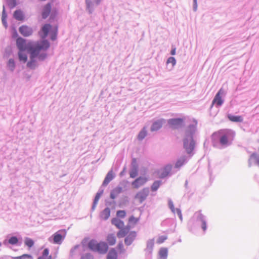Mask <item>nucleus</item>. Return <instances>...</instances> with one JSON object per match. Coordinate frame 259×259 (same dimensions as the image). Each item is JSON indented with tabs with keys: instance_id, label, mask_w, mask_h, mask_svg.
Segmentation results:
<instances>
[{
	"instance_id": "f257e3e1",
	"label": "nucleus",
	"mask_w": 259,
	"mask_h": 259,
	"mask_svg": "<svg viewBox=\"0 0 259 259\" xmlns=\"http://www.w3.org/2000/svg\"><path fill=\"white\" fill-rule=\"evenodd\" d=\"M50 47V44L47 40L38 41L34 45L29 47L30 54V60L27 63V66L30 68H34L36 65V60L42 61L47 57L46 51Z\"/></svg>"
},
{
	"instance_id": "f03ea898",
	"label": "nucleus",
	"mask_w": 259,
	"mask_h": 259,
	"mask_svg": "<svg viewBox=\"0 0 259 259\" xmlns=\"http://www.w3.org/2000/svg\"><path fill=\"white\" fill-rule=\"evenodd\" d=\"M88 247L91 250L98 252L100 254H105L108 250V245L106 242H98L95 239H92L89 241Z\"/></svg>"
},
{
	"instance_id": "7ed1b4c3",
	"label": "nucleus",
	"mask_w": 259,
	"mask_h": 259,
	"mask_svg": "<svg viewBox=\"0 0 259 259\" xmlns=\"http://www.w3.org/2000/svg\"><path fill=\"white\" fill-rule=\"evenodd\" d=\"M213 137H220V142L223 146L227 145L229 144V134L224 133L223 131H220L213 134Z\"/></svg>"
},
{
	"instance_id": "20e7f679",
	"label": "nucleus",
	"mask_w": 259,
	"mask_h": 259,
	"mask_svg": "<svg viewBox=\"0 0 259 259\" xmlns=\"http://www.w3.org/2000/svg\"><path fill=\"white\" fill-rule=\"evenodd\" d=\"M184 145L188 153H191L192 152L194 148L195 143L192 136H189L185 139Z\"/></svg>"
},
{
	"instance_id": "39448f33",
	"label": "nucleus",
	"mask_w": 259,
	"mask_h": 259,
	"mask_svg": "<svg viewBox=\"0 0 259 259\" xmlns=\"http://www.w3.org/2000/svg\"><path fill=\"white\" fill-rule=\"evenodd\" d=\"M66 232L65 230H60L56 232L53 235V242L60 244L65 237Z\"/></svg>"
},
{
	"instance_id": "423d86ee",
	"label": "nucleus",
	"mask_w": 259,
	"mask_h": 259,
	"mask_svg": "<svg viewBox=\"0 0 259 259\" xmlns=\"http://www.w3.org/2000/svg\"><path fill=\"white\" fill-rule=\"evenodd\" d=\"M149 193V188H144L136 194L135 198L138 199L140 203H142L148 196Z\"/></svg>"
},
{
	"instance_id": "0eeeda50",
	"label": "nucleus",
	"mask_w": 259,
	"mask_h": 259,
	"mask_svg": "<svg viewBox=\"0 0 259 259\" xmlns=\"http://www.w3.org/2000/svg\"><path fill=\"white\" fill-rule=\"evenodd\" d=\"M224 93V90L222 89H221L215 96L212 102V106H213L215 104L218 106H220L222 105L223 103V100L222 99L221 96Z\"/></svg>"
},
{
	"instance_id": "6e6552de",
	"label": "nucleus",
	"mask_w": 259,
	"mask_h": 259,
	"mask_svg": "<svg viewBox=\"0 0 259 259\" xmlns=\"http://www.w3.org/2000/svg\"><path fill=\"white\" fill-rule=\"evenodd\" d=\"M148 181V179L145 177H139L132 182V185L134 188L138 189L144 185Z\"/></svg>"
},
{
	"instance_id": "1a4fd4ad",
	"label": "nucleus",
	"mask_w": 259,
	"mask_h": 259,
	"mask_svg": "<svg viewBox=\"0 0 259 259\" xmlns=\"http://www.w3.org/2000/svg\"><path fill=\"white\" fill-rule=\"evenodd\" d=\"M19 31L23 36L25 37L31 35L33 33L32 29L27 25H22L20 27Z\"/></svg>"
},
{
	"instance_id": "9d476101",
	"label": "nucleus",
	"mask_w": 259,
	"mask_h": 259,
	"mask_svg": "<svg viewBox=\"0 0 259 259\" xmlns=\"http://www.w3.org/2000/svg\"><path fill=\"white\" fill-rule=\"evenodd\" d=\"M16 46L20 51H26L27 49V45L25 39L22 37H18L16 40Z\"/></svg>"
},
{
	"instance_id": "9b49d317",
	"label": "nucleus",
	"mask_w": 259,
	"mask_h": 259,
	"mask_svg": "<svg viewBox=\"0 0 259 259\" xmlns=\"http://www.w3.org/2000/svg\"><path fill=\"white\" fill-rule=\"evenodd\" d=\"M169 124L173 128H178L183 125V120L182 118H174L168 120Z\"/></svg>"
},
{
	"instance_id": "f8f14e48",
	"label": "nucleus",
	"mask_w": 259,
	"mask_h": 259,
	"mask_svg": "<svg viewBox=\"0 0 259 259\" xmlns=\"http://www.w3.org/2000/svg\"><path fill=\"white\" fill-rule=\"evenodd\" d=\"M136 237V233L135 231L131 232L124 239V243L126 245H130L134 241Z\"/></svg>"
},
{
	"instance_id": "ddd939ff",
	"label": "nucleus",
	"mask_w": 259,
	"mask_h": 259,
	"mask_svg": "<svg viewBox=\"0 0 259 259\" xmlns=\"http://www.w3.org/2000/svg\"><path fill=\"white\" fill-rule=\"evenodd\" d=\"M106 240L107 241L106 243L110 246L114 245L116 242V237L113 233L108 234L106 236Z\"/></svg>"
},
{
	"instance_id": "4468645a",
	"label": "nucleus",
	"mask_w": 259,
	"mask_h": 259,
	"mask_svg": "<svg viewBox=\"0 0 259 259\" xmlns=\"http://www.w3.org/2000/svg\"><path fill=\"white\" fill-rule=\"evenodd\" d=\"M51 5L50 3L47 4L42 9L41 15L44 19L47 18L50 15L51 10Z\"/></svg>"
},
{
	"instance_id": "2eb2a0df",
	"label": "nucleus",
	"mask_w": 259,
	"mask_h": 259,
	"mask_svg": "<svg viewBox=\"0 0 259 259\" xmlns=\"http://www.w3.org/2000/svg\"><path fill=\"white\" fill-rule=\"evenodd\" d=\"M37 259H53L52 256L50 254L49 249L47 248H45L40 256H39Z\"/></svg>"
},
{
	"instance_id": "dca6fc26",
	"label": "nucleus",
	"mask_w": 259,
	"mask_h": 259,
	"mask_svg": "<svg viewBox=\"0 0 259 259\" xmlns=\"http://www.w3.org/2000/svg\"><path fill=\"white\" fill-rule=\"evenodd\" d=\"M130 229L128 227H123L122 229H119L120 230L117 233V237L118 238L124 237L128 233Z\"/></svg>"
},
{
	"instance_id": "f3484780",
	"label": "nucleus",
	"mask_w": 259,
	"mask_h": 259,
	"mask_svg": "<svg viewBox=\"0 0 259 259\" xmlns=\"http://www.w3.org/2000/svg\"><path fill=\"white\" fill-rule=\"evenodd\" d=\"M111 223L118 229H122L124 227V222L117 218H113Z\"/></svg>"
},
{
	"instance_id": "a211bd4d",
	"label": "nucleus",
	"mask_w": 259,
	"mask_h": 259,
	"mask_svg": "<svg viewBox=\"0 0 259 259\" xmlns=\"http://www.w3.org/2000/svg\"><path fill=\"white\" fill-rule=\"evenodd\" d=\"M163 120H159L154 122L151 126V131H156L160 129L163 124Z\"/></svg>"
},
{
	"instance_id": "6ab92c4d",
	"label": "nucleus",
	"mask_w": 259,
	"mask_h": 259,
	"mask_svg": "<svg viewBox=\"0 0 259 259\" xmlns=\"http://www.w3.org/2000/svg\"><path fill=\"white\" fill-rule=\"evenodd\" d=\"M51 27V25L48 24H45L43 26V27L41 28V31L43 32V34L41 35V37L42 38H45L47 36L48 33L50 30Z\"/></svg>"
},
{
	"instance_id": "aec40b11",
	"label": "nucleus",
	"mask_w": 259,
	"mask_h": 259,
	"mask_svg": "<svg viewBox=\"0 0 259 259\" xmlns=\"http://www.w3.org/2000/svg\"><path fill=\"white\" fill-rule=\"evenodd\" d=\"M117 252L115 248H111L107 255V259H117Z\"/></svg>"
},
{
	"instance_id": "412c9836",
	"label": "nucleus",
	"mask_w": 259,
	"mask_h": 259,
	"mask_svg": "<svg viewBox=\"0 0 259 259\" xmlns=\"http://www.w3.org/2000/svg\"><path fill=\"white\" fill-rule=\"evenodd\" d=\"M122 191L121 187H118L114 188L110 193V198L114 199Z\"/></svg>"
},
{
	"instance_id": "4be33fe9",
	"label": "nucleus",
	"mask_w": 259,
	"mask_h": 259,
	"mask_svg": "<svg viewBox=\"0 0 259 259\" xmlns=\"http://www.w3.org/2000/svg\"><path fill=\"white\" fill-rule=\"evenodd\" d=\"M110 215V209L107 207L104 209L101 213L100 217L103 220H107Z\"/></svg>"
},
{
	"instance_id": "5701e85b",
	"label": "nucleus",
	"mask_w": 259,
	"mask_h": 259,
	"mask_svg": "<svg viewBox=\"0 0 259 259\" xmlns=\"http://www.w3.org/2000/svg\"><path fill=\"white\" fill-rule=\"evenodd\" d=\"M171 165H167L163 169L162 172L160 175V178H163L166 177L170 172L171 169Z\"/></svg>"
},
{
	"instance_id": "b1692460",
	"label": "nucleus",
	"mask_w": 259,
	"mask_h": 259,
	"mask_svg": "<svg viewBox=\"0 0 259 259\" xmlns=\"http://www.w3.org/2000/svg\"><path fill=\"white\" fill-rule=\"evenodd\" d=\"M113 178L114 176L113 171L112 170H110L106 175V177L104 180L103 185L105 186L107 185L112 180H113Z\"/></svg>"
},
{
	"instance_id": "393cba45",
	"label": "nucleus",
	"mask_w": 259,
	"mask_h": 259,
	"mask_svg": "<svg viewBox=\"0 0 259 259\" xmlns=\"http://www.w3.org/2000/svg\"><path fill=\"white\" fill-rule=\"evenodd\" d=\"M25 51H20L18 52L19 60L20 61L23 62V63L26 62L27 60V56Z\"/></svg>"
},
{
	"instance_id": "a878e982",
	"label": "nucleus",
	"mask_w": 259,
	"mask_h": 259,
	"mask_svg": "<svg viewBox=\"0 0 259 259\" xmlns=\"http://www.w3.org/2000/svg\"><path fill=\"white\" fill-rule=\"evenodd\" d=\"M230 120L233 122H241L243 121V117L241 116H234L231 114L228 115Z\"/></svg>"
},
{
	"instance_id": "bb28decb",
	"label": "nucleus",
	"mask_w": 259,
	"mask_h": 259,
	"mask_svg": "<svg viewBox=\"0 0 259 259\" xmlns=\"http://www.w3.org/2000/svg\"><path fill=\"white\" fill-rule=\"evenodd\" d=\"M197 215V217L202 221V228L204 231H205L206 230V223L205 220H204V217L201 214L200 211H198L196 213Z\"/></svg>"
},
{
	"instance_id": "cd10ccee",
	"label": "nucleus",
	"mask_w": 259,
	"mask_h": 259,
	"mask_svg": "<svg viewBox=\"0 0 259 259\" xmlns=\"http://www.w3.org/2000/svg\"><path fill=\"white\" fill-rule=\"evenodd\" d=\"M140 219V217L136 218L133 215L131 216L128 219L129 225L132 226L136 225L139 222Z\"/></svg>"
},
{
	"instance_id": "c85d7f7f",
	"label": "nucleus",
	"mask_w": 259,
	"mask_h": 259,
	"mask_svg": "<svg viewBox=\"0 0 259 259\" xmlns=\"http://www.w3.org/2000/svg\"><path fill=\"white\" fill-rule=\"evenodd\" d=\"M14 17L18 20H22L24 19L23 14L20 10H16L14 13Z\"/></svg>"
},
{
	"instance_id": "c756f323",
	"label": "nucleus",
	"mask_w": 259,
	"mask_h": 259,
	"mask_svg": "<svg viewBox=\"0 0 259 259\" xmlns=\"http://www.w3.org/2000/svg\"><path fill=\"white\" fill-rule=\"evenodd\" d=\"M160 257L161 259H166L167 256V249L165 248H162L159 252Z\"/></svg>"
},
{
	"instance_id": "7c9ffc66",
	"label": "nucleus",
	"mask_w": 259,
	"mask_h": 259,
	"mask_svg": "<svg viewBox=\"0 0 259 259\" xmlns=\"http://www.w3.org/2000/svg\"><path fill=\"white\" fill-rule=\"evenodd\" d=\"M147 135V131L146 128L144 127L139 133L138 135V139L139 140H143Z\"/></svg>"
},
{
	"instance_id": "2f4dec72",
	"label": "nucleus",
	"mask_w": 259,
	"mask_h": 259,
	"mask_svg": "<svg viewBox=\"0 0 259 259\" xmlns=\"http://www.w3.org/2000/svg\"><path fill=\"white\" fill-rule=\"evenodd\" d=\"M130 175L132 178H135L138 175V167L136 165L133 166V168L130 171Z\"/></svg>"
},
{
	"instance_id": "473e14b6",
	"label": "nucleus",
	"mask_w": 259,
	"mask_h": 259,
	"mask_svg": "<svg viewBox=\"0 0 259 259\" xmlns=\"http://www.w3.org/2000/svg\"><path fill=\"white\" fill-rule=\"evenodd\" d=\"M13 259H33L32 255L28 254H23L19 256L13 257Z\"/></svg>"
},
{
	"instance_id": "72a5a7b5",
	"label": "nucleus",
	"mask_w": 259,
	"mask_h": 259,
	"mask_svg": "<svg viewBox=\"0 0 259 259\" xmlns=\"http://www.w3.org/2000/svg\"><path fill=\"white\" fill-rule=\"evenodd\" d=\"M249 160L256 162L259 165V157L256 153H253L251 155Z\"/></svg>"
},
{
	"instance_id": "f704fd0d",
	"label": "nucleus",
	"mask_w": 259,
	"mask_h": 259,
	"mask_svg": "<svg viewBox=\"0 0 259 259\" xmlns=\"http://www.w3.org/2000/svg\"><path fill=\"white\" fill-rule=\"evenodd\" d=\"M24 243L29 248L32 247L34 245L33 240L29 238H25Z\"/></svg>"
},
{
	"instance_id": "c9c22d12",
	"label": "nucleus",
	"mask_w": 259,
	"mask_h": 259,
	"mask_svg": "<svg viewBox=\"0 0 259 259\" xmlns=\"http://www.w3.org/2000/svg\"><path fill=\"white\" fill-rule=\"evenodd\" d=\"M8 67L11 71L14 70L15 67V64L14 60L13 59H9L8 63Z\"/></svg>"
},
{
	"instance_id": "e433bc0d",
	"label": "nucleus",
	"mask_w": 259,
	"mask_h": 259,
	"mask_svg": "<svg viewBox=\"0 0 259 259\" xmlns=\"http://www.w3.org/2000/svg\"><path fill=\"white\" fill-rule=\"evenodd\" d=\"M117 249L119 253H122L125 252V249L123 243L121 241L118 243L117 246Z\"/></svg>"
},
{
	"instance_id": "4c0bfd02",
	"label": "nucleus",
	"mask_w": 259,
	"mask_h": 259,
	"mask_svg": "<svg viewBox=\"0 0 259 259\" xmlns=\"http://www.w3.org/2000/svg\"><path fill=\"white\" fill-rule=\"evenodd\" d=\"M160 185V181H155L152 186H151V190L152 191H156L158 188L159 187Z\"/></svg>"
},
{
	"instance_id": "58836bf2",
	"label": "nucleus",
	"mask_w": 259,
	"mask_h": 259,
	"mask_svg": "<svg viewBox=\"0 0 259 259\" xmlns=\"http://www.w3.org/2000/svg\"><path fill=\"white\" fill-rule=\"evenodd\" d=\"M185 161V158L184 157L181 158L180 159L178 160L175 164V167L177 168H179L182 166Z\"/></svg>"
},
{
	"instance_id": "ea45409f",
	"label": "nucleus",
	"mask_w": 259,
	"mask_h": 259,
	"mask_svg": "<svg viewBox=\"0 0 259 259\" xmlns=\"http://www.w3.org/2000/svg\"><path fill=\"white\" fill-rule=\"evenodd\" d=\"M18 242V239L16 237L13 236L11 237L9 239V243L12 245H15L17 244Z\"/></svg>"
},
{
	"instance_id": "a19ab883",
	"label": "nucleus",
	"mask_w": 259,
	"mask_h": 259,
	"mask_svg": "<svg viewBox=\"0 0 259 259\" xmlns=\"http://www.w3.org/2000/svg\"><path fill=\"white\" fill-rule=\"evenodd\" d=\"M117 217L124 218L126 215V212L124 210H118L116 212Z\"/></svg>"
},
{
	"instance_id": "79ce46f5",
	"label": "nucleus",
	"mask_w": 259,
	"mask_h": 259,
	"mask_svg": "<svg viewBox=\"0 0 259 259\" xmlns=\"http://www.w3.org/2000/svg\"><path fill=\"white\" fill-rule=\"evenodd\" d=\"M167 239L166 236H161L158 237L157 240V243L158 244H161L164 242L165 240Z\"/></svg>"
},
{
	"instance_id": "37998d69",
	"label": "nucleus",
	"mask_w": 259,
	"mask_h": 259,
	"mask_svg": "<svg viewBox=\"0 0 259 259\" xmlns=\"http://www.w3.org/2000/svg\"><path fill=\"white\" fill-rule=\"evenodd\" d=\"M167 64L171 63V64H172V66H174V65H175V64L176 63V61L175 58L173 57H169L167 60Z\"/></svg>"
},
{
	"instance_id": "c03bdc74",
	"label": "nucleus",
	"mask_w": 259,
	"mask_h": 259,
	"mask_svg": "<svg viewBox=\"0 0 259 259\" xmlns=\"http://www.w3.org/2000/svg\"><path fill=\"white\" fill-rule=\"evenodd\" d=\"M81 259H93V257L91 254L87 253L83 255Z\"/></svg>"
},
{
	"instance_id": "a18cd8bd",
	"label": "nucleus",
	"mask_w": 259,
	"mask_h": 259,
	"mask_svg": "<svg viewBox=\"0 0 259 259\" xmlns=\"http://www.w3.org/2000/svg\"><path fill=\"white\" fill-rule=\"evenodd\" d=\"M168 204H169V208H170L171 210L174 212V213H175V210L176 209L174 207V204L172 203V201H169V203H168Z\"/></svg>"
},
{
	"instance_id": "49530a36",
	"label": "nucleus",
	"mask_w": 259,
	"mask_h": 259,
	"mask_svg": "<svg viewBox=\"0 0 259 259\" xmlns=\"http://www.w3.org/2000/svg\"><path fill=\"white\" fill-rule=\"evenodd\" d=\"M175 213H177L178 214L180 219L182 220V215L181 211L180 210V209L179 208L176 209Z\"/></svg>"
},
{
	"instance_id": "de8ad7c7",
	"label": "nucleus",
	"mask_w": 259,
	"mask_h": 259,
	"mask_svg": "<svg viewBox=\"0 0 259 259\" xmlns=\"http://www.w3.org/2000/svg\"><path fill=\"white\" fill-rule=\"evenodd\" d=\"M9 5H10L12 7H14L16 5V2L15 0H9Z\"/></svg>"
},
{
	"instance_id": "09e8293b",
	"label": "nucleus",
	"mask_w": 259,
	"mask_h": 259,
	"mask_svg": "<svg viewBox=\"0 0 259 259\" xmlns=\"http://www.w3.org/2000/svg\"><path fill=\"white\" fill-rule=\"evenodd\" d=\"M100 195L99 194H97L95 197V200H94V203H97V202L98 201L99 198H100Z\"/></svg>"
},
{
	"instance_id": "8fccbe9b",
	"label": "nucleus",
	"mask_w": 259,
	"mask_h": 259,
	"mask_svg": "<svg viewBox=\"0 0 259 259\" xmlns=\"http://www.w3.org/2000/svg\"><path fill=\"white\" fill-rule=\"evenodd\" d=\"M176 49L175 48H173L172 49V50L171 51V54L172 55H175L176 54Z\"/></svg>"
},
{
	"instance_id": "3c124183",
	"label": "nucleus",
	"mask_w": 259,
	"mask_h": 259,
	"mask_svg": "<svg viewBox=\"0 0 259 259\" xmlns=\"http://www.w3.org/2000/svg\"><path fill=\"white\" fill-rule=\"evenodd\" d=\"M86 3L88 7H90L91 2L89 0H86Z\"/></svg>"
},
{
	"instance_id": "603ef678",
	"label": "nucleus",
	"mask_w": 259,
	"mask_h": 259,
	"mask_svg": "<svg viewBox=\"0 0 259 259\" xmlns=\"http://www.w3.org/2000/svg\"><path fill=\"white\" fill-rule=\"evenodd\" d=\"M56 32H55L54 35H52L51 38L52 40H55L56 39Z\"/></svg>"
},
{
	"instance_id": "864d4df0",
	"label": "nucleus",
	"mask_w": 259,
	"mask_h": 259,
	"mask_svg": "<svg viewBox=\"0 0 259 259\" xmlns=\"http://www.w3.org/2000/svg\"><path fill=\"white\" fill-rule=\"evenodd\" d=\"M2 21L4 23H6V21L5 20V16H4V14H3V16H2Z\"/></svg>"
},
{
	"instance_id": "5fc2aeb1",
	"label": "nucleus",
	"mask_w": 259,
	"mask_h": 259,
	"mask_svg": "<svg viewBox=\"0 0 259 259\" xmlns=\"http://www.w3.org/2000/svg\"><path fill=\"white\" fill-rule=\"evenodd\" d=\"M196 1H197V0H194V3H195V5H196Z\"/></svg>"
},
{
	"instance_id": "6e6d98bb",
	"label": "nucleus",
	"mask_w": 259,
	"mask_h": 259,
	"mask_svg": "<svg viewBox=\"0 0 259 259\" xmlns=\"http://www.w3.org/2000/svg\"><path fill=\"white\" fill-rule=\"evenodd\" d=\"M15 33L16 34V35H17L16 31H15Z\"/></svg>"
}]
</instances>
